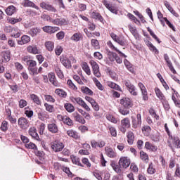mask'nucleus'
I'll return each mask as SVG.
<instances>
[{
  "label": "nucleus",
  "mask_w": 180,
  "mask_h": 180,
  "mask_svg": "<svg viewBox=\"0 0 180 180\" xmlns=\"http://www.w3.org/2000/svg\"><path fill=\"white\" fill-rule=\"evenodd\" d=\"M89 64L91 66L94 75H95V77L97 78H101L102 75L99 70V65H98V63L94 60H91L89 61Z\"/></svg>",
  "instance_id": "nucleus-1"
},
{
  "label": "nucleus",
  "mask_w": 180,
  "mask_h": 180,
  "mask_svg": "<svg viewBox=\"0 0 180 180\" xmlns=\"http://www.w3.org/2000/svg\"><path fill=\"white\" fill-rule=\"evenodd\" d=\"M120 130L122 133H126V129H130L131 124H130V119L129 117L124 118L121 120Z\"/></svg>",
  "instance_id": "nucleus-2"
},
{
  "label": "nucleus",
  "mask_w": 180,
  "mask_h": 180,
  "mask_svg": "<svg viewBox=\"0 0 180 180\" xmlns=\"http://www.w3.org/2000/svg\"><path fill=\"white\" fill-rule=\"evenodd\" d=\"M118 164L121 168H122L123 169H127V168H129V167H130V158L122 156L120 158Z\"/></svg>",
  "instance_id": "nucleus-3"
},
{
  "label": "nucleus",
  "mask_w": 180,
  "mask_h": 180,
  "mask_svg": "<svg viewBox=\"0 0 180 180\" xmlns=\"http://www.w3.org/2000/svg\"><path fill=\"white\" fill-rule=\"evenodd\" d=\"M132 119V128L140 129L141 127V114H137L136 117H131Z\"/></svg>",
  "instance_id": "nucleus-4"
},
{
  "label": "nucleus",
  "mask_w": 180,
  "mask_h": 180,
  "mask_svg": "<svg viewBox=\"0 0 180 180\" xmlns=\"http://www.w3.org/2000/svg\"><path fill=\"white\" fill-rule=\"evenodd\" d=\"M51 145L52 150H53V151H55L56 153L62 151L63 148H64V143L58 141H55L54 142H52Z\"/></svg>",
  "instance_id": "nucleus-5"
},
{
  "label": "nucleus",
  "mask_w": 180,
  "mask_h": 180,
  "mask_svg": "<svg viewBox=\"0 0 180 180\" xmlns=\"http://www.w3.org/2000/svg\"><path fill=\"white\" fill-rule=\"evenodd\" d=\"M110 37L112 39V40H114V41H115V43L120 44V46H126V41L124 39H123V37H119L113 32L110 34Z\"/></svg>",
  "instance_id": "nucleus-6"
},
{
  "label": "nucleus",
  "mask_w": 180,
  "mask_h": 180,
  "mask_svg": "<svg viewBox=\"0 0 180 180\" xmlns=\"http://www.w3.org/2000/svg\"><path fill=\"white\" fill-rule=\"evenodd\" d=\"M18 124L20 129H22L23 130H26L29 127V122L25 117H20L18 120Z\"/></svg>",
  "instance_id": "nucleus-7"
},
{
  "label": "nucleus",
  "mask_w": 180,
  "mask_h": 180,
  "mask_svg": "<svg viewBox=\"0 0 180 180\" xmlns=\"http://www.w3.org/2000/svg\"><path fill=\"white\" fill-rule=\"evenodd\" d=\"M28 134L32 139H34V140H37V141H40V137L39 136V134H37V129L34 127H32L28 130Z\"/></svg>",
  "instance_id": "nucleus-8"
},
{
  "label": "nucleus",
  "mask_w": 180,
  "mask_h": 180,
  "mask_svg": "<svg viewBox=\"0 0 180 180\" xmlns=\"http://www.w3.org/2000/svg\"><path fill=\"white\" fill-rule=\"evenodd\" d=\"M120 105H122L126 109H129V108L133 106V103L130 98H123L120 100Z\"/></svg>",
  "instance_id": "nucleus-9"
},
{
  "label": "nucleus",
  "mask_w": 180,
  "mask_h": 180,
  "mask_svg": "<svg viewBox=\"0 0 180 180\" xmlns=\"http://www.w3.org/2000/svg\"><path fill=\"white\" fill-rule=\"evenodd\" d=\"M75 102H77L78 105L82 106V108H84V109H85V110H86L87 112H91V108L86 105V103H85V101H84V100H82V98H75Z\"/></svg>",
  "instance_id": "nucleus-10"
},
{
  "label": "nucleus",
  "mask_w": 180,
  "mask_h": 180,
  "mask_svg": "<svg viewBox=\"0 0 180 180\" xmlns=\"http://www.w3.org/2000/svg\"><path fill=\"white\" fill-rule=\"evenodd\" d=\"M125 86L127 88L128 91L131 95H134V96H136L137 93L136 91V87L134 85L131 84L129 82H124Z\"/></svg>",
  "instance_id": "nucleus-11"
},
{
  "label": "nucleus",
  "mask_w": 180,
  "mask_h": 180,
  "mask_svg": "<svg viewBox=\"0 0 180 180\" xmlns=\"http://www.w3.org/2000/svg\"><path fill=\"white\" fill-rule=\"evenodd\" d=\"M41 8L45 9V11H49V12H57V10L51 6V4H47L46 2H41L40 4Z\"/></svg>",
  "instance_id": "nucleus-12"
},
{
  "label": "nucleus",
  "mask_w": 180,
  "mask_h": 180,
  "mask_svg": "<svg viewBox=\"0 0 180 180\" xmlns=\"http://www.w3.org/2000/svg\"><path fill=\"white\" fill-rule=\"evenodd\" d=\"M42 30L45 32V33H49L51 34L53 33H56V32H58L60 28L58 27L45 26L42 28Z\"/></svg>",
  "instance_id": "nucleus-13"
},
{
  "label": "nucleus",
  "mask_w": 180,
  "mask_h": 180,
  "mask_svg": "<svg viewBox=\"0 0 180 180\" xmlns=\"http://www.w3.org/2000/svg\"><path fill=\"white\" fill-rule=\"evenodd\" d=\"M139 88H140L142 95H143V101H148V96H147V89H146V86L143 83L140 82L138 84Z\"/></svg>",
  "instance_id": "nucleus-14"
},
{
  "label": "nucleus",
  "mask_w": 180,
  "mask_h": 180,
  "mask_svg": "<svg viewBox=\"0 0 180 180\" xmlns=\"http://www.w3.org/2000/svg\"><path fill=\"white\" fill-rule=\"evenodd\" d=\"M22 6H25V8L30 7V8H34V9H37V11H39L40 8L39 6H36L33 1H31L30 0H25L22 3Z\"/></svg>",
  "instance_id": "nucleus-15"
},
{
  "label": "nucleus",
  "mask_w": 180,
  "mask_h": 180,
  "mask_svg": "<svg viewBox=\"0 0 180 180\" xmlns=\"http://www.w3.org/2000/svg\"><path fill=\"white\" fill-rule=\"evenodd\" d=\"M72 116L76 122H78V123H81L82 124H85L86 121L81 115H79L77 112H75L72 113Z\"/></svg>",
  "instance_id": "nucleus-16"
},
{
  "label": "nucleus",
  "mask_w": 180,
  "mask_h": 180,
  "mask_svg": "<svg viewBox=\"0 0 180 180\" xmlns=\"http://www.w3.org/2000/svg\"><path fill=\"white\" fill-rule=\"evenodd\" d=\"M164 58H165L170 71H172V72H173V74H176V71L174 68V66H172V63L169 60V57L168 56V54H165L164 55Z\"/></svg>",
  "instance_id": "nucleus-17"
},
{
  "label": "nucleus",
  "mask_w": 180,
  "mask_h": 180,
  "mask_svg": "<svg viewBox=\"0 0 180 180\" xmlns=\"http://www.w3.org/2000/svg\"><path fill=\"white\" fill-rule=\"evenodd\" d=\"M60 60L62 63L63 65L65 67V68H71V62L70 61V60H68V58L62 56H60Z\"/></svg>",
  "instance_id": "nucleus-18"
},
{
  "label": "nucleus",
  "mask_w": 180,
  "mask_h": 180,
  "mask_svg": "<svg viewBox=\"0 0 180 180\" xmlns=\"http://www.w3.org/2000/svg\"><path fill=\"white\" fill-rule=\"evenodd\" d=\"M48 130L51 133L56 134L58 133V126H57V124L56 123H51L49 124L48 126Z\"/></svg>",
  "instance_id": "nucleus-19"
},
{
  "label": "nucleus",
  "mask_w": 180,
  "mask_h": 180,
  "mask_svg": "<svg viewBox=\"0 0 180 180\" xmlns=\"http://www.w3.org/2000/svg\"><path fill=\"white\" fill-rule=\"evenodd\" d=\"M30 41V37L27 35H23L21 37L20 40L18 41V44L23 46V44H27Z\"/></svg>",
  "instance_id": "nucleus-20"
},
{
  "label": "nucleus",
  "mask_w": 180,
  "mask_h": 180,
  "mask_svg": "<svg viewBox=\"0 0 180 180\" xmlns=\"http://www.w3.org/2000/svg\"><path fill=\"white\" fill-rule=\"evenodd\" d=\"M103 4L105 5V8H107V9L110 11V12H112V13H115V15H117V10H116V8H115L114 6H112V5H110L109 2H108V1L104 0Z\"/></svg>",
  "instance_id": "nucleus-21"
},
{
  "label": "nucleus",
  "mask_w": 180,
  "mask_h": 180,
  "mask_svg": "<svg viewBox=\"0 0 180 180\" xmlns=\"http://www.w3.org/2000/svg\"><path fill=\"white\" fill-rule=\"evenodd\" d=\"M165 6H166L167 9H168V11H170L172 15H173L176 18H179V14H178V13H176V11L174 10L172 6H171V5L169 4V3H168V1H165Z\"/></svg>",
  "instance_id": "nucleus-22"
},
{
  "label": "nucleus",
  "mask_w": 180,
  "mask_h": 180,
  "mask_svg": "<svg viewBox=\"0 0 180 180\" xmlns=\"http://www.w3.org/2000/svg\"><path fill=\"white\" fill-rule=\"evenodd\" d=\"M49 78L51 84H52L54 86H60V83L57 82V79H56V75H54V73L49 74Z\"/></svg>",
  "instance_id": "nucleus-23"
},
{
  "label": "nucleus",
  "mask_w": 180,
  "mask_h": 180,
  "mask_svg": "<svg viewBox=\"0 0 180 180\" xmlns=\"http://www.w3.org/2000/svg\"><path fill=\"white\" fill-rule=\"evenodd\" d=\"M1 56L3 58H4L5 63H8V61H11V51H4L1 52Z\"/></svg>",
  "instance_id": "nucleus-24"
},
{
  "label": "nucleus",
  "mask_w": 180,
  "mask_h": 180,
  "mask_svg": "<svg viewBox=\"0 0 180 180\" xmlns=\"http://www.w3.org/2000/svg\"><path fill=\"white\" fill-rule=\"evenodd\" d=\"M112 168L117 174H122V167H120V165H117L116 162H112L110 164Z\"/></svg>",
  "instance_id": "nucleus-25"
},
{
  "label": "nucleus",
  "mask_w": 180,
  "mask_h": 180,
  "mask_svg": "<svg viewBox=\"0 0 180 180\" xmlns=\"http://www.w3.org/2000/svg\"><path fill=\"white\" fill-rule=\"evenodd\" d=\"M90 15L93 19H96L97 20H100V22H103V18L96 11L91 12Z\"/></svg>",
  "instance_id": "nucleus-26"
},
{
  "label": "nucleus",
  "mask_w": 180,
  "mask_h": 180,
  "mask_svg": "<svg viewBox=\"0 0 180 180\" xmlns=\"http://www.w3.org/2000/svg\"><path fill=\"white\" fill-rule=\"evenodd\" d=\"M67 134L69 136V137H72V139H75L77 140V139H79V136L78 135V132L76 131H74L72 129H69L67 131Z\"/></svg>",
  "instance_id": "nucleus-27"
},
{
  "label": "nucleus",
  "mask_w": 180,
  "mask_h": 180,
  "mask_svg": "<svg viewBox=\"0 0 180 180\" xmlns=\"http://www.w3.org/2000/svg\"><path fill=\"white\" fill-rule=\"evenodd\" d=\"M105 153L110 158H115L116 157V153L113 151V149L112 148L106 147L105 148Z\"/></svg>",
  "instance_id": "nucleus-28"
},
{
  "label": "nucleus",
  "mask_w": 180,
  "mask_h": 180,
  "mask_svg": "<svg viewBox=\"0 0 180 180\" xmlns=\"http://www.w3.org/2000/svg\"><path fill=\"white\" fill-rule=\"evenodd\" d=\"M155 92L156 94V96L160 99V101H165V96H164V94H162L158 87L155 88Z\"/></svg>",
  "instance_id": "nucleus-29"
},
{
  "label": "nucleus",
  "mask_w": 180,
  "mask_h": 180,
  "mask_svg": "<svg viewBox=\"0 0 180 180\" xmlns=\"http://www.w3.org/2000/svg\"><path fill=\"white\" fill-rule=\"evenodd\" d=\"M145 148H146V150H149L150 151L153 152L157 151V150H158V148H157V146H154L150 142H146Z\"/></svg>",
  "instance_id": "nucleus-30"
},
{
  "label": "nucleus",
  "mask_w": 180,
  "mask_h": 180,
  "mask_svg": "<svg viewBox=\"0 0 180 180\" xmlns=\"http://www.w3.org/2000/svg\"><path fill=\"white\" fill-rule=\"evenodd\" d=\"M44 46L48 51H53L54 50V42L51 41H46Z\"/></svg>",
  "instance_id": "nucleus-31"
},
{
  "label": "nucleus",
  "mask_w": 180,
  "mask_h": 180,
  "mask_svg": "<svg viewBox=\"0 0 180 180\" xmlns=\"http://www.w3.org/2000/svg\"><path fill=\"white\" fill-rule=\"evenodd\" d=\"M82 68L83 71L86 74V75H91V68H89V65L87 63L84 62L82 64Z\"/></svg>",
  "instance_id": "nucleus-32"
},
{
  "label": "nucleus",
  "mask_w": 180,
  "mask_h": 180,
  "mask_svg": "<svg viewBox=\"0 0 180 180\" xmlns=\"http://www.w3.org/2000/svg\"><path fill=\"white\" fill-rule=\"evenodd\" d=\"M11 37H15V39L20 37V30H19L18 27H13L11 32Z\"/></svg>",
  "instance_id": "nucleus-33"
},
{
  "label": "nucleus",
  "mask_w": 180,
  "mask_h": 180,
  "mask_svg": "<svg viewBox=\"0 0 180 180\" xmlns=\"http://www.w3.org/2000/svg\"><path fill=\"white\" fill-rule=\"evenodd\" d=\"M27 51L28 53H31V54H39V49L37 46H28L27 47Z\"/></svg>",
  "instance_id": "nucleus-34"
},
{
  "label": "nucleus",
  "mask_w": 180,
  "mask_h": 180,
  "mask_svg": "<svg viewBox=\"0 0 180 180\" xmlns=\"http://www.w3.org/2000/svg\"><path fill=\"white\" fill-rule=\"evenodd\" d=\"M16 12V8L13 6H9L6 9V15H8V16H12L13 13Z\"/></svg>",
  "instance_id": "nucleus-35"
},
{
  "label": "nucleus",
  "mask_w": 180,
  "mask_h": 180,
  "mask_svg": "<svg viewBox=\"0 0 180 180\" xmlns=\"http://www.w3.org/2000/svg\"><path fill=\"white\" fill-rule=\"evenodd\" d=\"M55 94L56 95H58L60 98H66L67 97V92H65L64 90L61 89H56L55 90Z\"/></svg>",
  "instance_id": "nucleus-36"
},
{
  "label": "nucleus",
  "mask_w": 180,
  "mask_h": 180,
  "mask_svg": "<svg viewBox=\"0 0 180 180\" xmlns=\"http://www.w3.org/2000/svg\"><path fill=\"white\" fill-rule=\"evenodd\" d=\"M70 158L73 164H75V165H78L79 167H84V165L81 164V162L79 161V158L78 157L72 155L70 156Z\"/></svg>",
  "instance_id": "nucleus-37"
},
{
  "label": "nucleus",
  "mask_w": 180,
  "mask_h": 180,
  "mask_svg": "<svg viewBox=\"0 0 180 180\" xmlns=\"http://www.w3.org/2000/svg\"><path fill=\"white\" fill-rule=\"evenodd\" d=\"M40 32H41L40 28H32L29 32V34H30L32 37H35V36H37Z\"/></svg>",
  "instance_id": "nucleus-38"
},
{
  "label": "nucleus",
  "mask_w": 180,
  "mask_h": 180,
  "mask_svg": "<svg viewBox=\"0 0 180 180\" xmlns=\"http://www.w3.org/2000/svg\"><path fill=\"white\" fill-rule=\"evenodd\" d=\"M65 22V19L56 18L55 20L52 19L51 23H53V25H64Z\"/></svg>",
  "instance_id": "nucleus-39"
},
{
  "label": "nucleus",
  "mask_w": 180,
  "mask_h": 180,
  "mask_svg": "<svg viewBox=\"0 0 180 180\" xmlns=\"http://www.w3.org/2000/svg\"><path fill=\"white\" fill-rule=\"evenodd\" d=\"M81 91L83 94H85L86 95H89V96L94 95V91H92V90H91L89 88L86 86H82Z\"/></svg>",
  "instance_id": "nucleus-40"
},
{
  "label": "nucleus",
  "mask_w": 180,
  "mask_h": 180,
  "mask_svg": "<svg viewBox=\"0 0 180 180\" xmlns=\"http://www.w3.org/2000/svg\"><path fill=\"white\" fill-rule=\"evenodd\" d=\"M171 139L172 140V143L176 148H180V140L179 138L176 136H170Z\"/></svg>",
  "instance_id": "nucleus-41"
},
{
  "label": "nucleus",
  "mask_w": 180,
  "mask_h": 180,
  "mask_svg": "<svg viewBox=\"0 0 180 180\" xmlns=\"http://www.w3.org/2000/svg\"><path fill=\"white\" fill-rule=\"evenodd\" d=\"M70 39L73 40V41H79V40L82 39V34L79 32L75 33Z\"/></svg>",
  "instance_id": "nucleus-42"
},
{
  "label": "nucleus",
  "mask_w": 180,
  "mask_h": 180,
  "mask_svg": "<svg viewBox=\"0 0 180 180\" xmlns=\"http://www.w3.org/2000/svg\"><path fill=\"white\" fill-rule=\"evenodd\" d=\"M64 108L66 109L67 112H69V113H72V112L75 110V108L71 103H65Z\"/></svg>",
  "instance_id": "nucleus-43"
},
{
  "label": "nucleus",
  "mask_w": 180,
  "mask_h": 180,
  "mask_svg": "<svg viewBox=\"0 0 180 180\" xmlns=\"http://www.w3.org/2000/svg\"><path fill=\"white\" fill-rule=\"evenodd\" d=\"M108 86H109L110 88H112V89H115L116 91H122V89H120V86H119V85L116 84L112 82H108Z\"/></svg>",
  "instance_id": "nucleus-44"
},
{
  "label": "nucleus",
  "mask_w": 180,
  "mask_h": 180,
  "mask_svg": "<svg viewBox=\"0 0 180 180\" xmlns=\"http://www.w3.org/2000/svg\"><path fill=\"white\" fill-rule=\"evenodd\" d=\"M30 98L32 99V101H33L34 103H36L37 105H40L41 103V101H40V98H39V96L35 94H31Z\"/></svg>",
  "instance_id": "nucleus-45"
},
{
  "label": "nucleus",
  "mask_w": 180,
  "mask_h": 180,
  "mask_svg": "<svg viewBox=\"0 0 180 180\" xmlns=\"http://www.w3.org/2000/svg\"><path fill=\"white\" fill-rule=\"evenodd\" d=\"M127 139H128V143L130 145L133 144V141H134V134L131 131H129L127 133Z\"/></svg>",
  "instance_id": "nucleus-46"
},
{
  "label": "nucleus",
  "mask_w": 180,
  "mask_h": 180,
  "mask_svg": "<svg viewBox=\"0 0 180 180\" xmlns=\"http://www.w3.org/2000/svg\"><path fill=\"white\" fill-rule=\"evenodd\" d=\"M148 47H149L150 51H153V53H155V54H158V49L151 42L148 41L147 43Z\"/></svg>",
  "instance_id": "nucleus-47"
},
{
  "label": "nucleus",
  "mask_w": 180,
  "mask_h": 180,
  "mask_svg": "<svg viewBox=\"0 0 180 180\" xmlns=\"http://www.w3.org/2000/svg\"><path fill=\"white\" fill-rule=\"evenodd\" d=\"M93 81L95 83L96 86H97L98 89L100 91H103L104 88L101 82L98 80L96 77H93Z\"/></svg>",
  "instance_id": "nucleus-48"
},
{
  "label": "nucleus",
  "mask_w": 180,
  "mask_h": 180,
  "mask_svg": "<svg viewBox=\"0 0 180 180\" xmlns=\"http://www.w3.org/2000/svg\"><path fill=\"white\" fill-rule=\"evenodd\" d=\"M8 23H11V25H15V23H19V22H22V18H8Z\"/></svg>",
  "instance_id": "nucleus-49"
},
{
  "label": "nucleus",
  "mask_w": 180,
  "mask_h": 180,
  "mask_svg": "<svg viewBox=\"0 0 180 180\" xmlns=\"http://www.w3.org/2000/svg\"><path fill=\"white\" fill-rule=\"evenodd\" d=\"M142 131L143 133V134H145V136H150V132L151 131V127H150V126H144L143 127H142Z\"/></svg>",
  "instance_id": "nucleus-50"
},
{
  "label": "nucleus",
  "mask_w": 180,
  "mask_h": 180,
  "mask_svg": "<svg viewBox=\"0 0 180 180\" xmlns=\"http://www.w3.org/2000/svg\"><path fill=\"white\" fill-rule=\"evenodd\" d=\"M91 46L94 47L95 50H99V49H101L99 41L96 39H91Z\"/></svg>",
  "instance_id": "nucleus-51"
},
{
  "label": "nucleus",
  "mask_w": 180,
  "mask_h": 180,
  "mask_svg": "<svg viewBox=\"0 0 180 180\" xmlns=\"http://www.w3.org/2000/svg\"><path fill=\"white\" fill-rule=\"evenodd\" d=\"M44 107H45V109L47 112H49V113H53V112H54V106L53 105H51L47 103H44Z\"/></svg>",
  "instance_id": "nucleus-52"
},
{
  "label": "nucleus",
  "mask_w": 180,
  "mask_h": 180,
  "mask_svg": "<svg viewBox=\"0 0 180 180\" xmlns=\"http://www.w3.org/2000/svg\"><path fill=\"white\" fill-rule=\"evenodd\" d=\"M140 155L142 161H144L145 162H148V155L147 153H146L144 151H141Z\"/></svg>",
  "instance_id": "nucleus-53"
},
{
  "label": "nucleus",
  "mask_w": 180,
  "mask_h": 180,
  "mask_svg": "<svg viewBox=\"0 0 180 180\" xmlns=\"http://www.w3.org/2000/svg\"><path fill=\"white\" fill-rule=\"evenodd\" d=\"M117 54L116 53H113V52H108V59L110 60V61H115V58L117 57Z\"/></svg>",
  "instance_id": "nucleus-54"
},
{
  "label": "nucleus",
  "mask_w": 180,
  "mask_h": 180,
  "mask_svg": "<svg viewBox=\"0 0 180 180\" xmlns=\"http://www.w3.org/2000/svg\"><path fill=\"white\" fill-rule=\"evenodd\" d=\"M124 64L125 67L127 68V70H129V71H130L131 72H133V71H134L133 70V66L130 64V62H129V60H127V59L124 60Z\"/></svg>",
  "instance_id": "nucleus-55"
},
{
  "label": "nucleus",
  "mask_w": 180,
  "mask_h": 180,
  "mask_svg": "<svg viewBox=\"0 0 180 180\" xmlns=\"http://www.w3.org/2000/svg\"><path fill=\"white\" fill-rule=\"evenodd\" d=\"M29 72L30 74L32 76L34 77L36 75H37V74H39V72H37V68H28Z\"/></svg>",
  "instance_id": "nucleus-56"
},
{
  "label": "nucleus",
  "mask_w": 180,
  "mask_h": 180,
  "mask_svg": "<svg viewBox=\"0 0 180 180\" xmlns=\"http://www.w3.org/2000/svg\"><path fill=\"white\" fill-rule=\"evenodd\" d=\"M148 174L153 175V174H155V168L153 165V163H150L148 167Z\"/></svg>",
  "instance_id": "nucleus-57"
},
{
  "label": "nucleus",
  "mask_w": 180,
  "mask_h": 180,
  "mask_svg": "<svg viewBox=\"0 0 180 180\" xmlns=\"http://www.w3.org/2000/svg\"><path fill=\"white\" fill-rule=\"evenodd\" d=\"M28 68H34L37 65V63L35 60H27Z\"/></svg>",
  "instance_id": "nucleus-58"
},
{
  "label": "nucleus",
  "mask_w": 180,
  "mask_h": 180,
  "mask_svg": "<svg viewBox=\"0 0 180 180\" xmlns=\"http://www.w3.org/2000/svg\"><path fill=\"white\" fill-rule=\"evenodd\" d=\"M108 129L112 137H116V136H117V131H116V128L113 127H109Z\"/></svg>",
  "instance_id": "nucleus-59"
},
{
  "label": "nucleus",
  "mask_w": 180,
  "mask_h": 180,
  "mask_svg": "<svg viewBox=\"0 0 180 180\" xmlns=\"http://www.w3.org/2000/svg\"><path fill=\"white\" fill-rule=\"evenodd\" d=\"M63 123H65V124H67L68 126H72L74 124L72 122V120L68 117H65V119L63 120Z\"/></svg>",
  "instance_id": "nucleus-60"
},
{
  "label": "nucleus",
  "mask_w": 180,
  "mask_h": 180,
  "mask_svg": "<svg viewBox=\"0 0 180 180\" xmlns=\"http://www.w3.org/2000/svg\"><path fill=\"white\" fill-rule=\"evenodd\" d=\"M1 131H6L8 130V122L7 121H3L1 122Z\"/></svg>",
  "instance_id": "nucleus-61"
},
{
  "label": "nucleus",
  "mask_w": 180,
  "mask_h": 180,
  "mask_svg": "<svg viewBox=\"0 0 180 180\" xmlns=\"http://www.w3.org/2000/svg\"><path fill=\"white\" fill-rule=\"evenodd\" d=\"M44 99L45 101H46V102H51L52 103H54V102H56V99H54V98H53V96L50 95H44Z\"/></svg>",
  "instance_id": "nucleus-62"
},
{
  "label": "nucleus",
  "mask_w": 180,
  "mask_h": 180,
  "mask_svg": "<svg viewBox=\"0 0 180 180\" xmlns=\"http://www.w3.org/2000/svg\"><path fill=\"white\" fill-rule=\"evenodd\" d=\"M55 53L56 56H60L61 53H63V46L58 45L55 49Z\"/></svg>",
  "instance_id": "nucleus-63"
},
{
  "label": "nucleus",
  "mask_w": 180,
  "mask_h": 180,
  "mask_svg": "<svg viewBox=\"0 0 180 180\" xmlns=\"http://www.w3.org/2000/svg\"><path fill=\"white\" fill-rule=\"evenodd\" d=\"M153 141H160V133L156 132L151 136Z\"/></svg>",
  "instance_id": "nucleus-64"
}]
</instances>
